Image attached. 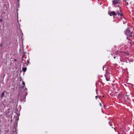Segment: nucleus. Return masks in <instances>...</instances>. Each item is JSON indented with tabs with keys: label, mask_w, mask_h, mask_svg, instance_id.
Here are the masks:
<instances>
[{
	"label": "nucleus",
	"mask_w": 134,
	"mask_h": 134,
	"mask_svg": "<svg viewBox=\"0 0 134 134\" xmlns=\"http://www.w3.org/2000/svg\"><path fill=\"white\" fill-rule=\"evenodd\" d=\"M14 60L15 61H17V60H16V59H15Z\"/></svg>",
	"instance_id": "17"
},
{
	"label": "nucleus",
	"mask_w": 134,
	"mask_h": 134,
	"mask_svg": "<svg viewBox=\"0 0 134 134\" xmlns=\"http://www.w3.org/2000/svg\"><path fill=\"white\" fill-rule=\"evenodd\" d=\"M105 105H104V107H105Z\"/></svg>",
	"instance_id": "22"
},
{
	"label": "nucleus",
	"mask_w": 134,
	"mask_h": 134,
	"mask_svg": "<svg viewBox=\"0 0 134 134\" xmlns=\"http://www.w3.org/2000/svg\"><path fill=\"white\" fill-rule=\"evenodd\" d=\"M126 4L127 5L128 4V2H126Z\"/></svg>",
	"instance_id": "18"
},
{
	"label": "nucleus",
	"mask_w": 134,
	"mask_h": 134,
	"mask_svg": "<svg viewBox=\"0 0 134 134\" xmlns=\"http://www.w3.org/2000/svg\"><path fill=\"white\" fill-rule=\"evenodd\" d=\"M4 95V91H3L1 94V97L2 98Z\"/></svg>",
	"instance_id": "8"
},
{
	"label": "nucleus",
	"mask_w": 134,
	"mask_h": 134,
	"mask_svg": "<svg viewBox=\"0 0 134 134\" xmlns=\"http://www.w3.org/2000/svg\"><path fill=\"white\" fill-rule=\"evenodd\" d=\"M114 59H115V57H114Z\"/></svg>",
	"instance_id": "20"
},
{
	"label": "nucleus",
	"mask_w": 134,
	"mask_h": 134,
	"mask_svg": "<svg viewBox=\"0 0 134 134\" xmlns=\"http://www.w3.org/2000/svg\"><path fill=\"white\" fill-rule=\"evenodd\" d=\"M104 66H103V69H104Z\"/></svg>",
	"instance_id": "23"
},
{
	"label": "nucleus",
	"mask_w": 134,
	"mask_h": 134,
	"mask_svg": "<svg viewBox=\"0 0 134 134\" xmlns=\"http://www.w3.org/2000/svg\"><path fill=\"white\" fill-rule=\"evenodd\" d=\"M119 55H120L122 56H126V55H127V54L126 53L123 51H119Z\"/></svg>",
	"instance_id": "3"
},
{
	"label": "nucleus",
	"mask_w": 134,
	"mask_h": 134,
	"mask_svg": "<svg viewBox=\"0 0 134 134\" xmlns=\"http://www.w3.org/2000/svg\"><path fill=\"white\" fill-rule=\"evenodd\" d=\"M23 58H24V56H23L22 59V61H23Z\"/></svg>",
	"instance_id": "14"
},
{
	"label": "nucleus",
	"mask_w": 134,
	"mask_h": 134,
	"mask_svg": "<svg viewBox=\"0 0 134 134\" xmlns=\"http://www.w3.org/2000/svg\"><path fill=\"white\" fill-rule=\"evenodd\" d=\"M13 134H16V131H14L13 132Z\"/></svg>",
	"instance_id": "10"
},
{
	"label": "nucleus",
	"mask_w": 134,
	"mask_h": 134,
	"mask_svg": "<svg viewBox=\"0 0 134 134\" xmlns=\"http://www.w3.org/2000/svg\"><path fill=\"white\" fill-rule=\"evenodd\" d=\"M120 0H116L112 1V3L114 6H116V5L119 4Z\"/></svg>",
	"instance_id": "2"
},
{
	"label": "nucleus",
	"mask_w": 134,
	"mask_h": 134,
	"mask_svg": "<svg viewBox=\"0 0 134 134\" xmlns=\"http://www.w3.org/2000/svg\"><path fill=\"white\" fill-rule=\"evenodd\" d=\"M96 98H98V97L97 96H96L95 97Z\"/></svg>",
	"instance_id": "16"
},
{
	"label": "nucleus",
	"mask_w": 134,
	"mask_h": 134,
	"mask_svg": "<svg viewBox=\"0 0 134 134\" xmlns=\"http://www.w3.org/2000/svg\"><path fill=\"white\" fill-rule=\"evenodd\" d=\"M125 33L126 35L129 36L131 37H132V33L130 32V31L129 29H126L125 31Z\"/></svg>",
	"instance_id": "1"
},
{
	"label": "nucleus",
	"mask_w": 134,
	"mask_h": 134,
	"mask_svg": "<svg viewBox=\"0 0 134 134\" xmlns=\"http://www.w3.org/2000/svg\"><path fill=\"white\" fill-rule=\"evenodd\" d=\"M2 43H0V47H2Z\"/></svg>",
	"instance_id": "13"
},
{
	"label": "nucleus",
	"mask_w": 134,
	"mask_h": 134,
	"mask_svg": "<svg viewBox=\"0 0 134 134\" xmlns=\"http://www.w3.org/2000/svg\"><path fill=\"white\" fill-rule=\"evenodd\" d=\"M99 105H100V106L102 107V104H101V103H100V104H99Z\"/></svg>",
	"instance_id": "12"
},
{
	"label": "nucleus",
	"mask_w": 134,
	"mask_h": 134,
	"mask_svg": "<svg viewBox=\"0 0 134 134\" xmlns=\"http://www.w3.org/2000/svg\"><path fill=\"white\" fill-rule=\"evenodd\" d=\"M109 15L110 16L116 15V14L114 11H112L110 12L109 13Z\"/></svg>",
	"instance_id": "4"
},
{
	"label": "nucleus",
	"mask_w": 134,
	"mask_h": 134,
	"mask_svg": "<svg viewBox=\"0 0 134 134\" xmlns=\"http://www.w3.org/2000/svg\"><path fill=\"white\" fill-rule=\"evenodd\" d=\"M22 84H23V85H24V86H25V83L24 82H23L22 83Z\"/></svg>",
	"instance_id": "11"
},
{
	"label": "nucleus",
	"mask_w": 134,
	"mask_h": 134,
	"mask_svg": "<svg viewBox=\"0 0 134 134\" xmlns=\"http://www.w3.org/2000/svg\"><path fill=\"white\" fill-rule=\"evenodd\" d=\"M30 60L29 59H28L26 62V64L27 65H28L29 64V61Z\"/></svg>",
	"instance_id": "7"
},
{
	"label": "nucleus",
	"mask_w": 134,
	"mask_h": 134,
	"mask_svg": "<svg viewBox=\"0 0 134 134\" xmlns=\"http://www.w3.org/2000/svg\"><path fill=\"white\" fill-rule=\"evenodd\" d=\"M0 21L1 22L2 21V20L1 19H0Z\"/></svg>",
	"instance_id": "15"
},
{
	"label": "nucleus",
	"mask_w": 134,
	"mask_h": 134,
	"mask_svg": "<svg viewBox=\"0 0 134 134\" xmlns=\"http://www.w3.org/2000/svg\"><path fill=\"white\" fill-rule=\"evenodd\" d=\"M23 87L24 88V86H23V87H22V88H23Z\"/></svg>",
	"instance_id": "21"
},
{
	"label": "nucleus",
	"mask_w": 134,
	"mask_h": 134,
	"mask_svg": "<svg viewBox=\"0 0 134 134\" xmlns=\"http://www.w3.org/2000/svg\"><path fill=\"white\" fill-rule=\"evenodd\" d=\"M105 78H106V80L107 81H109V79H109L107 78L106 77H105Z\"/></svg>",
	"instance_id": "9"
},
{
	"label": "nucleus",
	"mask_w": 134,
	"mask_h": 134,
	"mask_svg": "<svg viewBox=\"0 0 134 134\" xmlns=\"http://www.w3.org/2000/svg\"><path fill=\"white\" fill-rule=\"evenodd\" d=\"M117 14H118V16H119V15H120V16L122 15V14L121 13V10H120V9H119V10L118 11Z\"/></svg>",
	"instance_id": "5"
},
{
	"label": "nucleus",
	"mask_w": 134,
	"mask_h": 134,
	"mask_svg": "<svg viewBox=\"0 0 134 134\" xmlns=\"http://www.w3.org/2000/svg\"><path fill=\"white\" fill-rule=\"evenodd\" d=\"M21 63H22L23 64V61H21Z\"/></svg>",
	"instance_id": "19"
},
{
	"label": "nucleus",
	"mask_w": 134,
	"mask_h": 134,
	"mask_svg": "<svg viewBox=\"0 0 134 134\" xmlns=\"http://www.w3.org/2000/svg\"><path fill=\"white\" fill-rule=\"evenodd\" d=\"M27 70V68L26 67H24L22 68V70L24 72H25Z\"/></svg>",
	"instance_id": "6"
}]
</instances>
